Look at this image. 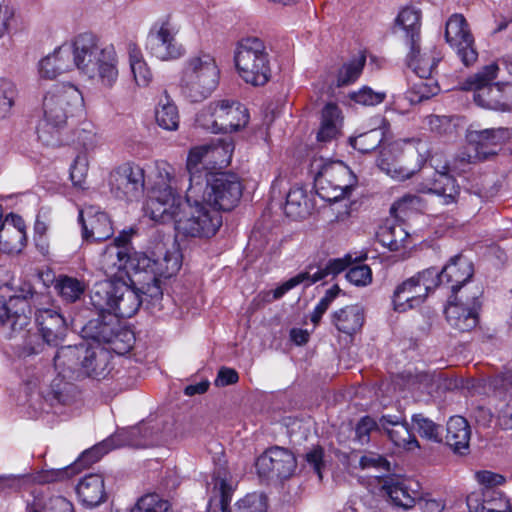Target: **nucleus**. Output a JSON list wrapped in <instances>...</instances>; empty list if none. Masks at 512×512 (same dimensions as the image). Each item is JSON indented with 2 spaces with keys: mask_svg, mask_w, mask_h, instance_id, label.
<instances>
[{
  "mask_svg": "<svg viewBox=\"0 0 512 512\" xmlns=\"http://www.w3.org/2000/svg\"><path fill=\"white\" fill-rule=\"evenodd\" d=\"M182 256L180 250L169 236H162L151 242L149 253H138L136 272L170 278L180 269Z\"/></svg>",
  "mask_w": 512,
  "mask_h": 512,
  "instance_id": "11",
  "label": "nucleus"
},
{
  "mask_svg": "<svg viewBox=\"0 0 512 512\" xmlns=\"http://www.w3.org/2000/svg\"><path fill=\"white\" fill-rule=\"evenodd\" d=\"M73 67L90 79L99 78L111 88L118 79V56L113 44H107L92 33H81L66 42Z\"/></svg>",
  "mask_w": 512,
  "mask_h": 512,
  "instance_id": "3",
  "label": "nucleus"
},
{
  "mask_svg": "<svg viewBox=\"0 0 512 512\" xmlns=\"http://www.w3.org/2000/svg\"><path fill=\"white\" fill-rule=\"evenodd\" d=\"M381 129H371L356 137L350 138V144L354 149L362 153H368L376 149L383 140Z\"/></svg>",
  "mask_w": 512,
  "mask_h": 512,
  "instance_id": "48",
  "label": "nucleus"
},
{
  "mask_svg": "<svg viewBox=\"0 0 512 512\" xmlns=\"http://www.w3.org/2000/svg\"><path fill=\"white\" fill-rule=\"evenodd\" d=\"M80 501L89 507L99 505L105 498L104 480L99 474H89L76 487Z\"/></svg>",
  "mask_w": 512,
  "mask_h": 512,
  "instance_id": "39",
  "label": "nucleus"
},
{
  "mask_svg": "<svg viewBox=\"0 0 512 512\" xmlns=\"http://www.w3.org/2000/svg\"><path fill=\"white\" fill-rule=\"evenodd\" d=\"M77 139L86 151L93 150L100 144V136L92 128H82L78 132Z\"/></svg>",
  "mask_w": 512,
  "mask_h": 512,
  "instance_id": "60",
  "label": "nucleus"
},
{
  "mask_svg": "<svg viewBox=\"0 0 512 512\" xmlns=\"http://www.w3.org/2000/svg\"><path fill=\"white\" fill-rule=\"evenodd\" d=\"M416 278L418 285L425 289V295L436 288L440 283V272L434 268H427L416 275L412 276Z\"/></svg>",
  "mask_w": 512,
  "mask_h": 512,
  "instance_id": "56",
  "label": "nucleus"
},
{
  "mask_svg": "<svg viewBox=\"0 0 512 512\" xmlns=\"http://www.w3.org/2000/svg\"><path fill=\"white\" fill-rule=\"evenodd\" d=\"M355 184L356 176L343 162L326 163L315 176L316 193L328 202L344 198Z\"/></svg>",
  "mask_w": 512,
  "mask_h": 512,
  "instance_id": "14",
  "label": "nucleus"
},
{
  "mask_svg": "<svg viewBox=\"0 0 512 512\" xmlns=\"http://www.w3.org/2000/svg\"><path fill=\"white\" fill-rule=\"evenodd\" d=\"M123 443L119 439V436H112L101 443L95 445L89 450H86L82 453L76 465H90L96 461H98L104 454L108 453L110 450L115 449L117 447L122 446Z\"/></svg>",
  "mask_w": 512,
  "mask_h": 512,
  "instance_id": "45",
  "label": "nucleus"
},
{
  "mask_svg": "<svg viewBox=\"0 0 512 512\" xmlns=\"http://www.w3.org/2000/svg\"><path fill=\"white\" fill-rule=\"evenodd\" d=\"M128 233L120 234L113 244L106 247L101 255L100 265L106 279H123V275H128L131 271L136 272V262L138 252L128 253L126 244L129 242Z\"/></svg>",
  "mask_w": 512,
  "mask_h": 512,
  "instance_id": "17",
  "label": "nucleus"
},
{
  "mask_svg": "<svg viewBox=\"0 0 512 512\" xmlns=\"http://www.w3.org/2000/svg\"><path fill=\"white\" fill-rule=\"evenodd\" d=\"M126 52L128 55V62L133 79L138 87H147L153 79V74L147 62L144 59L143 53L134 41L126 43Z\"/></svg>",
  "mask_w": 512,
  "mask_h": 512,
  "instance_id": "38",
  "label": "nucleus"
},
{
  "mask_svg": "<svg viewBox=\"0 0 512 512\" xmlns=\"http://www.w3.org/2000/svg\"><path fill=\"white\" fill-rule=\"evenodd\" d=\"M88 169L89 160L87 154H78L70 167V178L75 186L83 187L88 174Z\"/></svg>",
  "mask_w": 512,
  "mask_h": 512,
  "instance_id": "52",
  "label": "nucleus"
},
{
  "mask_svg": "<svg viewBox=\"0 0 512 512\" xmlns=\"http://www.w3.org/2000/svg\"><path fill=\"white\" fill-rule=\"evenodd\" d=\"M26 512H73L72 504L63 497H56L50 500L49 507L41 509L35 503L28 504Z\"/></svg>",
  "mask_w": 512,
  "mask_h": 512,
  "instance_id": "57",
  "label": "nucleus"
},
{
  "mask_svg": "<svg viewBox=\"0 0 512 512\" xmlns=\"http://www.w3.org/2000/svg\"><path fill=\"white\" fill-rule=\"evenodd\" d=\"M425 289L418 285L416 278L410 277L399 284L393 293V306L397 312H405L420 306L426 299Z\"/></svg>",
  "mask_w": 512,
  "mask_h": 512,
  "instance_id": "33",
  "label": "nucleus"
},
{
  "mask_svg": "<svg viewBox=\"0 0 512 512\" xmlns=\"http://www.w3.org/2000/svg\"><path fill=\"white\" fill-rule=\"evenodd\" d=\"M145 215L155 222L174 221L179 234L209 238L222 226L221 213L205 201L199 184L189 185L186 191V207L182 210L181 197L177 194L174 168L165 161L156 162L149 182Z\"/></svg>",
  "mask_w": 512,
  "mask_h": 512,
  "instance_id": "1",
  "label": "nucleus"
},
{
  "mask_svg": "<svg viewBox=\"0 0 512 512\" xmlns=\"http://www.w3.org/2000/svg\"><path fill=\"white\" fill-rule=\"evenodd\" d=\"M413 429L422 437L432 442L442 441V428L423 414L412 416Z\"/></svg>",
  "mask_w": 512,
  "mask_h": 512,
  "instance_id": "46",
  "label": "nucleus"
},
{
  "mask_svg": "<svg viewBox=\"0 0 512 512\" xmlns=\"http://www.w3.org/2000/svg\"><path fill=\"white\" fill-rule=\"evenodd\" d=\"M364 321V310L357 304L340 308L331 315L332 324L339 332L347 335H353L358 332L362 328Z\"/></svg>",
  "mask_w": 512,
  "mask_h": 512,
  "instance_id": "35",
  "label": "nucleus"
},
{
  "mask_svg": "<svg viewBox=\"0 0 512 512\" xmlns=\"http://www.w3.org/2000/svg\"><path fill=\"white\" fill-rule=\"evenodd\" d=\"M248 122V109L233 99L211 101L196 116V124L212 133L236 132L245 128Z\"/></svg>",
  "mask_w": 512,
  "mask_h": 512,
  "instance_id": "8",
  "label": "nucleus"
},
{
  "mask_svg": "<svg viewBox=\"0 0 512 512\" xmlns=\"http://www.w3.org/2000/svg\"><path fill=\"white\" fill-rule=\"evenodd\" d=\"M27 307L28 303L25 297L16 296L7 300L0 296V325L6 322L10 323V338H17L19 332L30 325V318L26 314Z\"/></svg>",
  "mask_w": 512,
  "mask_h": 512,
  "instance_id": "26",
  "label": "nucleus"
},
{
  "mask_svg": "<svg viewBox=\"0 0 512 512\" xmlns=\"http://www.w3.org/2000/svg\"><path fill=\"white\" fill-rule=\"evenodd\" d=\"M83 238L87 241H104L110 238L114 229L110 217L100 207L88 205L79 211Z\"/></svg>",
  "mask_w": 512,
  "mask_h": 512,
  "instance_id": "24",
  "label": "nucleus"
},
{
  "mask_svg": "<svg viewBox=\"0 0 512 512\" xmlns=\"http://www.w3.org/2000/svg\"><path fill=\"white\" fill-rule=\"evenodd\" d=\"M440 61V54L434 51L420 50L419 43L410 45L409 53L407 54V64L421 79L418 83L414 84L413 89L418 94V100L428 99L438 92V87H430L424 79L429 78L438 62Z\"/></svg>",
  "mask_w": 512,
  "mask_h": 512,
  "instance_id": "22",
  "label": "nucleus"
},
{
  "mask_svg": "<svg viewBox=\"0 0 512 512\" xmlns=\"http://www.w3.org/2000/svg\"><path fill=\"white\" fill-rule=\"evenodd\" d=\"M500 131L494 129H485L482 131H469L467 134L468 147L478 155L479 160H484L490 155H494L495 149L499 144L501 136Z\"/></svg>",
  "mask_w": 512,
  "mask_h": 512,
  "instance_id": "37",
  "label": "nucleus"
},
{
  "mask_svg": "<svg viewBox=\"0 0 512 512\" xmlns=\"http://www.w3.org/2000/svg\"><path fill=\"white\" fill-rule=\"evenodd\" d=\"M385 494L391 503L404 510L411 509L420 498V486L412 480L390 479L383 485Z\"/></svg>",
  "mask_w": 512,
  "mask_h": 512,
  "instance_id": "30",
  "label": "nucleus"
},
{
  "mask_svg": "<svg viewBox=\"0 0 512 512\" xmlns=\"http://www.w3.org/2000/svg\"><path fill=\"white\" fill-rule=\"evenodd\" d=\"M338 293V287H333L327 290L324 297L319 301L311 314V321L314 324H317L320 321L321 317L327 311L332 301L337 297Z\"/></svg>",
  "mask_w": 512,
  "mask_h": 512,
  "instance_id": "59",
  "label": "nucleus"
},
{
  "mask_svg": "<svg viewBox=\"0 0 512 512\" xmlns=\"http://www.w3.org/2000/svg\"><path fill=\"white\" fill-rule=\"evenodd\" d=\"M26 245V225L22 217L10 213L0 225V250L19 253Z\"/></svg>",
  "mask_w": 512,
  "mask_h": 512,
  "instance_id": "25",
  "label": "nucleus"
},
{
  "mask_svg": "<svg viewBox=\"0 0 512 512\" xmlns=\"http://www.w3.org/2000/svg\"><path fill=\"white\" fill-rule=\"evenodd\" d=\"M470 512H511L509 499L497 488H482L467 497Z\"/></svg>",
  "mask_w": 512,
  "mask_h": 512,
  "instance_id": "28",
  "label": "nucleus"
},
{
  "mask_svg": "<svg viewBox=\"0 0 512 512\" xmlns=\"http://www.w3.org/2000/svg\"><path fill=\"white\" fill-rule=\"evenodd\" d=\"M351 261L352 257L350 255H346L342 258L330 259L323 269H317L313 273L310 271L301 272L290 278L273 291L266 293L264 300L267 302L277 300L300 284L309 286L313 283H316L317 281L324 279L327 276H335L347 269L351 264Z\"/></svg>",
  "mask_w": 512,
  "mask_h": 512,
  "instance_id": "23",
  "label": "nucleus"
},
{
  "mask_svg": "<svg viewBox=\"0 0 512 512\" xmlns=\"http://www.w3.org/2000/svg\"><path fill=\"white\" fill-rule=\"evenodd\" d=\"M408 233L401 225H394L382 230L380 234L381 242L388 246L390 250L396 251L405 246Z\"/></svg>",
  "mask_w": 512,
  "mask_h": 512,
  "instance_id": "50",
  "label": "nucleus"
},
{
  "mask_svg": "<svg viewBox=\"0 0 512 512\" xmlns=\"http://www.w3.org/2000/svg\"><path fill=\"white\" fill-rule=\"evenodd\" d=\"M499 66L493 62L482 68L478 73L468 77L461 83V89L473 91L474 102L491 110H507L509 105L504 89L508 83H492L497 78Z\"/></svg>",
  "mask_w": 512,
  "mask_h": 512,
  "instance_id": "10",
  "label": "nucleus"
},
{
  "mask_svg": "<svg viewBox=\"0 0 512 512\" xmlns=\"http://www.w3.org/2000/svg\"><path fill=\"white\" fill-rule=\"evenodd\" d=\"M313 209V204L308 198L306 190L302 187H293L289 190L284 211L293 219L305 218Z\"/></svg>",
  "mask_w": 512,
  "mask_h": 512,
  "instance_id": "40",
  "label": "nucleus"
},
{
  "mask_svg": "<svg viewBox=\"0 0 512 512\" xmlns=\"http://www.w3.org/2000/svg\"><path fill=\"white\" fill-rule=\"evenodd\" d=\"M90 299L98 312V318L90 321L89 327L96 329L94 338L107 343H114L117 338L118 318L132 317L142 303L139 291L124 279L97 282L93 286Z\"/></svg>",
  "mask_w": 512,
  "mask_h": 512,
  "instance_id": "2",
  "label": "nucleus"
},
{
  "mask_svg": "<svg viewBox=\"0 0 512 512\" xmlns=\"http://www.w3.org/2000/svg\"><path fill=\"white\" fill-rule=\"evenodd\" d=\"M480 161L478 155L472 150L460 153L450 164L445 163L443 166L437 164L435 157L431 158V165L435 168L437 177L430 185L421 188L424 193H434L442 198L445 205L455 203L460 195V186L456 180L449 175V172L461 175L470 170L471 164Z\"/></svg>",
  "mask_w": 512,
  "mask_h": 512,
  "instance_id": "12",
  "label": "nucleus"
},
{
  "mask_svg": "<svg viewBox=\"0 0 512 512\" xmlns=\"http://www.w3.org/2000/svg\"><path fill=\"white\" fill-rule=\"evenodd\" d=\"M161 277L152 275L151 281H148L143 287H142V293L150 298L152 302L159 301L162 296L163 292L161 289Z\"/></svg>",
  "mask_w": 512,
  "mask_h": 512,
  "instance_id": "62",
  "label": "nucleus"
},
{
  "mask_svg": "<svg viewBox=\"0 0 512 512\" xmlns=\"http://www.w3.org/2000/svg\"><path fill=\"white\" fill-rule=\"evenodd\" d=\"M220 69L209 53H198L187 58L180 77L182 94L192 102L209 97L219 83Z\"/></svg>",
  "mask_w": 512,
  "mask_h": 512,
  "instance_id": "5",
  "label": "nucleus"
},
{
  "mask_svg": "<svg viewBox=\"0 0 512 512\" xmlns=\"http://www.w3.org/2000/svg\"><path fill=\"white\" fill-rule=\"evenodd\" d=\"M471 430L462 416H453L447 422L446 444L455 452L464 455L469 450Z\"/></svg>",
  "mask_w": 512,
  "mask_h": 512,
  "instance_id": "34",
  "label": "nucleus"
},
{
  "mask_svg": "<svg viewBox=\"0 0 512 512\" xmlns=\"http://www.w3.org/2000/svg\"><path fill=\"white\" fill-rule=\"evenodd\" d=\"M18 91L14 82L0 78V114L5 116L15 103Z\"/></svg>",
  "mask_w": 512,
  "mask_h": 512,
  "instance_id": "51",
  "label": "nucleus"
},
{
  "mask_svg": "<svg viewBox=\"0 0 512 512\" xmlns=\"http://www.w3.org/2000/svg\"><path fill=\"white\" fill-rule=\"evenodd\" d=\"M256 471L262 478L287 479L297 467L294 454L286 448L274 446L265 450L256 460Z\"/></svg>",
  "mask_w": 512,
  "mask_h": 512,
  "instance_id": "21",
  "label": "nucleus"
},
{
  "mask_svg": "<svg viewBox=\"0 0 512 512\" xmlns=\"http://www.w3.org/2000/svg\"><path fill=\"white\" fill-rule=\"evenodd\" d=\"M179 26L171 17H166L154 24L149 32L147 48L161 61L181 58L185 54L184 46L176 40Z\"/></svg>",
  "mask_w": 512,
  "mask_h": 512,
  "instance_id": "16",
  "label": "nucleus"
},
{
  "mask_svg": "<svg viewBox=\"0 0 512 512\" xmlns=\"http://www.w3.org/2000/svg\"><path fill=\"white\" fill-rule=\"evenodd\" d=\"M359 466L362 469L374 468L379 471H389V462L381 455L373 452L364 454L359 459Z\"/></svg>",
  "mask_w": 512,
  "mask_h": 512,
  "instance_id": "58",
  "label": "nucleus"
},
{
  "mask_svg": "<svg viewBox=\"0 0 512 512\" xmlns=\"http://www.w3.org/2000/svg\"><path fill=\"white\" fill-rule=\"evenodd\" d=\"M170 504L158 494L142 496L130 512H169Z\"/></svg>",
  "mask_w": 512,
  "mask_h": 512,
  "instance_id": "49",
  "label": "nucleus"
},
{
  "mask_svg": "<svg viewBox=\"0 0 512 512\" xmlns=\"http://www.w3.org/2000/svg\"><path fill=\"white\" fill-rule=\"evenodd\" d=\"M474 269L471 261L467 258L457 255L450 259L440 271V283L451 289L452 296L458 295L460 289L471 280Z\"/></svg>",
  "mask_w": 512,
  "mask_h": 512,
  "instance_id": "27",
  "label": "nucleus"
},
{
  "mask_svg": "<svg viewBox=\"0 0 512 512\" xmlns=\"http://www.w3.org/2000/svg\"><path fill=\"white\" fill-rule=\"evenodd\" d=\"M199 184L204 191L205 201L219 212L233 209L242 196V184L232 173L205 172L203 176L190 178V185Z\"/></svg>",
  "mask_w": 512,
  "mask_h": 512,
  "instance_id": "9",
  "label": "nucleus"
},
{
  "mask_svg": "<svg viewBox=\"0 0 512 512\" xmlns=\"http://www.w3.org/2000/svg\"><path fill=\"white\" fill-rule=\"evenodd\" d=\"M476 478L478 482L483 485V488H496L505 481V478L502 475L490 471L477 472Z\"/></svg>",
  "mask_w": 512,
  "mask_h": 512,
  "instance_id": "63",
  "label": "nucleus"
},
{
  "mask_svg": "<svg viewBox=\"0 0 512 512\" xmlns=\"http://www.w3.org/2000/svg\"><path fill=\"white\" fill-rule=\"evenodd\" d=\"M66 42L56 47L38 62V74L41 79L54 80L60 75L74 69Z\"/></svg>",
  "mask_w": 512,
  "mask_h": 512,
  "instance_id": "29",
  "label": "nucleus"
},
{
  "mask_svg": "<svg viewBox=\"0 0 512 512\" xmlns=\"http://www.w3.org/2000/svg\"><path fill=\"white\" fill-rule=\"evenodd\" d=\"M86 345L61 347L54 356V365L56 369H60L61 373L69 371H80V362L83 359Z\"/></svg>",
  "mask_w": 512,
  "mask_h": 512,
  "instance_id": "41",
  "label": "nucleus"
},
{
  "mask_svg": "<svg viewBox=\"0 0 512 512\" xmlns=\"http://www.w3.org/2000/svg\"><path fill=\"white\" fill-rule=\"evenodd\" d=\"M480 294V290L476 288L471 296L461 294L450 298L445 315L451 327L460 332L470 331L476 327L481 306L478 300Z\"/></svg>",
  "mask_w": 512,
  "mask_h": 512,
  "instance_id": "20",
  "label": "nucleus"
},
{
  "mask_svg": "<svg viewBox=\"0 0 512 512\" xmlns=\"http://www.w3.org/2000/svg\"><path fill=\"white\" fill-rule=\"evenodd\" d=\"M61 298L69 303L80 299L85 292V283L77 278L60 275L54 285Z\"/></svg>",
  "mask_w": 512,
  "mask_h": 512,
  "instance_id": "44",
  "label": "nucleus"
},
{
  "mask_svg": "<svg viewBox=\"0 0 512 512\" xmlns=\"http://www.w3.org/2000/svg\"><path fill=\"white\" fill-rule=\"evenodd\" d=\"M422 512H442L445 504L441 499L431 498L430 496H422L417 500Z\"/></svg>",
  "mask_w": 512,
  "mask_h": 512,
  "instance_id": "64",
  "label": "nucleus"
},
{
  "mask_svg": "<svg viewBox=\"0 0 512 512\" xmlns=\"http://www.w3.org/2000/svg\"><path fill=\"white\" fill-rule=\"evenodd\" d=\"M346 279L355 286H367L372 282V271L368 265L358 264L348 269Z\"/></svg>",
  "mask_w": 512,
  "mask_h": 512,
  "instance_id": "54",
  "label": "nucleus"
},
{
  "mask_svg": "<svg viewBox=\"0 0 512 512\" xmlns=\"http://www.w3.org/2000/svg\"><path fill=\"white\" fill-rule=\"evenodd\" d=\"M386 97L384 92H376L368 86H363L358 91L351 93L350 98L364 106H374L382 103Z\"/></svg>",
  "mask_w": 512,
  "mask_h": 512,
  "instance_id": "53",
  "label": "nucleus"
},
{
  "mask_svg": "<svg viewBox=\"0 0 512 512\" xmlns=\"http://www.w3.org/2000/svg\"><path fill=\"white\" fill-rule=\"evenodd\" d=\"M234 61L238 75L245 83L257 87L270 80V56L261 39L247 37L239 41Z\"/></svg>",
  "mask_w": 512,
  "mask_h": 512,
  "instance_id": "7",
  "label": "nucleus"
},
{
  "mask_svg": "<svg viewBox=\"0 0 512 512\" xmlns=\"http://www.w3.org/2000/svg\"><path fill=\"white\" fill-rule=\"evenodd\" d=\"M445 39L465 66H470L477 61L478 53L474 37L462 14L455 13L448 18L445 26Z\"/></svg>",
  "mask_w": 512,
  "mask_h": 512,
  "instance_id": "19",
  "label": "nucleus"
},
{
  "mask_svg": "<svg viewBox=\"0 0 512 512\" xmlns=\"http://www.w3.org/2000/svg\"><path fill=\"white\" fill-rule=\"evenodd\" d=\"M393 149H401V155L384 149L377 159V166L397 181L411 178L429 158V145L420 139H403L396 142Z\"/></svg>",
  "mask_w": 512,
  "mask_h": 512,
  "instance_id": "6",
  "label": "nucleus"
},
{
  "mask_svg": "<svg viewBox=\"0 0 512 512\" xmlns=\"http://www.w3.org/2000/svg\"><path fill=\"white\" fill-rule=\"evenodd\" d=\"M373 431H382L380 419L376 421L370 416H365L361 418L356 426V438L361 444H366L369 442L370 433Z\"/></svg>",
  "mask_w": 512,
  "mask_h": 512,
  "instance_id": "55",
  "label": "nucleus"
},
{
  "mask_svg": "<svg viewBox=\"0 0 512 512\" xmlns=\"http://www.w3.org/2000/svg\"><path fill=\"white\" fill-rule=\"evenodd\" d=\"M234 146L228 141H218L213 144H206L194 147L187 157V170L190 178L203 176L202 170L206 172L225 168L230 164Z\"/></svg>",
  "mask_w": 512,
  "mask_h": 512,
  "instance_id": "15",
  "label": "nucleus"
},
{
  "mask_svg": "<svg viewBox=\"0 0 512 512\" xmlns=\"http://www.w3.org/2000/svg\"><path fill=\"white\" fill-rule=\"evenodd\" d=\"M155 118L157 124L163 129L174 131L178 128V109L167 95L160 99L155 111Z\"/></svg>",
  "mask_w": 512,
  "mask_h": 512,
  "instance_id": "43",
  "label": "nucleus"
},
{
  "mask_svg": "<svg viewBox=\"0 0 512 512\" xmlns=\"http://www.w3.org/2000/svg\"><path fill=\"white\" fill-rule=\"evenodd\" d=\"M109 186L116 198L126 201L137 200L144 191V170L139 165L124 163L110 173Z\"/></svg>",
  "mask_w": 512,
  "mask_h": 512,
  "instance_id": "18",
  "label": "nucleus"
},
{
  "mask_svg": "<svg viewBox=\"0 0 512 512\" xmlns=\"http://www.w3.org/2000/svg\"><path fill=\"white\" fill-rule=\"evenodd\" d=\"M111 354L102 347L89 348L86 346L83 359L80 362V372L93 379H103L111 371Z\"/></svg>",
  "mask_w": 512,
  "mask_h": 512,
  "instance_id": "32",
  "label": "nucleus"
},
{
  "mask_svg": "<svg viewBox=\"0 0 512 512\" xmlns=\"http://www.w3.org/2000/svg\"><path fill=\"white\" fill-rule=\"evenodd\" d=\"M380 425L382 431L387 434L395 446L408 451L419 448L417 439L401 416L383 415L380 418Z\"/></svg>",
  "mask_w": 512,
  "mask_h": 512,
  "instance_id": "31",
  "label": "nucleus"
},
{
  "mask_svg": "<svg viewBox=\"0 0 512 512\" xmlns=\"http://www.w3.org/2000/svg\"><path fill=\"white\" fill-rule=\"evenodd\" d=\"M342 117L339 107L328 103L322 110L320 127L317 132V141L328 143L335 140L341 133Z\"/></svg>",
  "mask_w": 512,
  "mask_h": 512,
  "instance_id": "36",
  "label": "nucleus"
},
{
  "mask_svg": "<svg viewBox=\"0 0 512 512\" xmlns=\"http://www.w3.org/2000/svg\"><path fill=\"white\" fill-rule=\"evenodd\" d=\"M366 63L364 54H359L348 63H345L337 75V86H345L355 82L361 75Z\"/></svg>",
  "mask_w": 512,
  "mask_h": 512,
  "instance_id": "47",
  "label": "nucleus"
},
{
  "mask_svg": "<svg viewBox=\"0 0 512 512\" xmlns=\"http://www.w3.org/2000/svg\"><path fill=\"white\" fill-rule=\"evenodd\" d=\"M38 333L24 328L18 337L22 340V354L29 356L41 351L43 343L57 344L66 332V322L54 309H39L35 314Z\"/></svg>",
  "mask_w": 512,
  "mask_h": 512,
  "instance_id": "13",
  "label": "nucleus"
},
{
  "mask_svg": "<svg viewBox=\"0 0 512 512\" xmlns=\"http://www.w3.org/2000/svg\"><path fill=\"white\" fill-rule=\"evenodd\" d=\"M324 451L321 447H313L306 453V462L313 468L317 473L319 479H322V468Z\"/></svg>",
  "mask_w": 512,
  "mask_h": 512,
  "instance_id": "61",
  "label": "nucleus"
},
{
  "mask_svg": "<svg viewBox=\"0 0 512 512\" xmlns=\"http://www.w3.org/2000/svg\"><path fill=\"white\" fill-rule=\"evenodd\" d=\"M83 105L80 90L71 83L53 84L42 100L43 117L37 125L38 139L46 146L60 144V131Z\"/></svg>",
  "mask_w": 512,
  "mask_h": 512,
  "instance_id": "4",
  "label": "nucleus"
},
{
  "mask_svg": "<svg viewBox=\"0 0 512 512\" xmlns=\"http://www.w3.org/2000/svg\"><path fill=\"white\" fill-rule=\"evenodd\" d=\"M396 24L405 31L409 38V45L419 43L421 27L420 10L410 6L403 8L396 18Z\"/></svg>",
  "mask_w": 512,
  "mask_h": 512,
  "instance_id": "42",
  "label": "nucleus"
}]
</instances>
